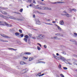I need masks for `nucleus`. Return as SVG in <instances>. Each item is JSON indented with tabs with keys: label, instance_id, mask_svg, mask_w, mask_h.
Wrapping results in <instances>:
<instances>
[{
	"label": "nucleus",
	"instance_id": "obj_44",
	"mask_svg": "<svg viewBox=\"0 0 77 77\" xmlns=\"http://www.w3.org/2000/svg\"><path fill=\"white\" fill-rule=\"evenodd\" d=\"M33 3H34L35 4L36 3V2H35V0H33Z\"/></svg>",
	"mask_w": 77,
	"mask_h": 77
},
{
	"label": "nucleus",
	"instance_id": "obj_48",
	"mask_svg": "<svg viewBox=\"0 0 77 77\" xmlns=\"http://www.w3.org/2000/svg\"><path fill=\"white\" fill-rule=\"evenodd\" d=\"M63 2H58V3H62Z\"/></svg>",
	"mask_w": 77,
	"mask_h": 77
},
{
	"label": "nucleus",
	"instance_id": "obj_2",
	"mask_svg": "<svg viewBox=\"0 0 77 77\" xmlns=\"http://www.w3.org/2000/svg\"><path fill=\"white\" fill-rule=\"evenodd\" d=\"M8 9L7 8H5L3 7H0V12H1L2 14L6 15L8 14V13L6 11H2V10H5L6 9Z\"/></svg>",
	"mask_w": 77,
	"mask_h": 77
},
{
	"label": "nucleus",
	"instance_id": "obj_45",
	"mask_svg": "<svg viewBox=\"0 0 77 77\" xmlns=\"http://www.w3.org/2000/svg\"><path fill=\"white\" fill-rule=\"evenodd\" d=\"M61 15H62L63 16H64L65 15V14H61Z\"/></svg>",
	"mask_w": 77,
	"mask_h": 77
},
{
	"label": "nucleus",
	"instance_id": "obj_57",
	"mask_svg": "<svg viewBox=\"0 0 77 77\" xmlns=\"http://www.w3.org/2000/svg\"><path fill=\"white\" fill-rule=\"evenodd\" d=\"M73 64H74V65H77V63H73Z\"/></svg>",
	"mask_w": 77,
	"mask_h": 77
},
{
	"label": "nucleus",
	"instance_id": "obj_29",
	"mask_svg": "<svg viewBox=\"0 0 77 77\" xmlns=\"http://www.w3.org/2000/svg\"><path fill=\"white\" fill-rule=\"evenodd\" d=\"M23 8H21L20 10V12H23Z\"/></svg>",
	"mask_w": 77,
	"mask_h": 77
},
{
	"label": "nucleus",
	"instance_id": "obj_10",
	"mask_svg": "<svg viewBox=\"0 0 77 77\" xmlns=\"http://www.w3.org/2000/svg\"><path fill=\"white\" fill-rule=\"evenodd\" d=\"M55 26L57 27V28L60 31H62V29L60 27V26H59L57 25H55Z\"/></svg>",
	"mask_w": 77,
	"mask_h": 77
},
{
	"label": "nucleus",
	"instance_id": "obj_46",
	"mask_svg": "<svg viewBox=\"0 0 77 77\" xmlns=\"http://www.w3.org/2000/svg\"><path fill=\"white\" fill-rule=\"evenodd\" d=\"M44 75V74H42V75H39V77H41V76H42V75Z\"/></svg>",
	"mask_w": 77,
	"mask_h": 77
},
{
	"label": "nucleus",
	"instance_id": "obj_59",
	"mask_svg": "<svg viewBox=\"0 0 77 77\" xmlns=\"http://www.w3.org/2000/svg\"><path fill=\"white\" fill-rule=\"evenodd\" d=\"M56 3H57V2H53V3H52L53 4H55Z\"/></svg>",
	"mask_w": 77,
	"mask_h": 77
},
{
	"label": "nucleus",
	"instance_id": "obj_31",
	"mask_svg": "<svg viewBox=\"0 0 77 77\" xmlns=\"http://www.w3.org/2000/svg\"><path fill=\"white\" fill-rule=\"evenodd\" d=\"M44 47L45 48H46L47 47V45H44Z\"/></svg>",
	"mask_w": 77,
	"mask_h": 77
},
{
	"label": "nucleus",
	"instance_id": "obj_40",
	"mask_svg": "<svg viewBox=\"0 0 77 77\" xmlns=\"http://www.w3.org/2000/svg\"><path fill=\"white\" fill-rule=\"evenodd\" d=\"M73 11H75V12H76L77 11V10L75 9H72Z\"/></svg>",
	"mask_w": 77,
	"mask_h": 77
},
{
	"label": "nucleus",
	"instance_id": "obj_18",
	"mask_svg": "<svg viewBox=\"0 0 77 77\" xmlns=\"http://www.w3.org/2000/svg\"><path fill=\"white\" fill-rule=\"evenodd\" d=\"M34 59V58L33 57H31L29 58V61H31V60H33Z\"/></svg>",
	"mask_w": 77,
	"mask_h": 77
},
{
	"label": "nucleus",
	"instance_id": "obj_61",
	"mask_svg": "<svg viewBox=\"0 0 77 77\" xmlns=\"http://www.w3.org/2000/svg\"><path fill=\"white\" fill-rule=\"evenodd\" d=\"M25 70H26V71H28V69H25Z\"/></svg>",
	"mask_w": 77,
	"mask_h": 77
},
{
	"label": "nucleus",
	"instance_id": "obj_4",
	"mask_svg": "<svg viewBox=\"0 0 77 77\" xmlns=\"http://www.w3.org/2000/svg\"><path fill=\"white\" fill-rule=\"evenodd\" d=\"M60 60H63V61H66L67 63H66V62H65L66 63H69V62H68V61H67V60H66V59H65L63 57L60 56Z\"/></svg>",
	"mask_w": 77,
	"mask_h": 77
},
{
	"label": "nucleus",
	"instance_id": "obj_58",
	"mask_svg": "<svg viewBox=\"0 0 77 77\" xmlns=\"http://www.w3.org/2000/svg\"><path fill=\"white\" fill-rule=\"evenodd\" d=\"M38 9H42V8H39V7H38Z\"/></svg>",
	"mask_w": 77,
	"mask_h": 77
},
{
	"label": "nucleus",
	"instance_id": "obj_16",
	"mask_svg": "<svg viewBox=\"0 0 77 77\" xmlns=\"http://www.w3.org/2000/svg\"><path fill=\"white\" fill-rule=\"evenodd\" d=\"M3 23V21H0V25L1 26H5V24L4 23Z\"/></svg>",
	"mask_w": 77,
	"mask_h": 77
},
{
	"label": "nucleus",
	"instance_id": "obj_63",
	"mask_svg": "<svg viewBox=\"0 0 77 77\" xmlns=\"http://www.w3.org/2000/svg\"><path fill=\"white\" fill-rule=\"evenodd\" d=\"M34 30H35V31L38 30V29H34Z\"/></svg>",
	"mask_w": 77,
	"mask_h": 77
},
{
	"label": "nucleus",
	"instance_id": "obj_15",
	"mask_svg": "<svg viewBox=\"0 0 77 77\" xmlns=\"http://www.w3.org/2000/svg\"><path fill=\"white\" fill-rule=\"evenodd\" d=\"M20 65H24V64H26V63L24 62V61H21L20 63Z\"/></svg>",
	"mask_w": 77,
	"mask_h": 77
},
{
	"label": "nucleus",
	"instance_id": "obj_35",
	"mask_svg": "<svg viewBox=\"0 0 77 77\" xmlns=\"http://www.w3.org/2000/svg\"><path fill=\"white\" fill-rule=\"evenodd\" d=\"M15 13H16V14H19V15H20V14H21L20 13L18 12H15Z\"/></svg>",
	"mask_w": 77,
	"mask_h": 77
},
{
	"label": "nucleus",
	"instance_id": "obj_54",
	"mask_svg": "<svg viewBox=\"0 0 77 77\" xmlns=\"http://www.w3.org/2000/svg\"><path fill=\"white\" fill-rule=\"evenodd\" d=\"M56 23V21H52V23Z\"/></svg>",
	"mask_w": 77,
	"mask_h": 77
},
{
	"label": "nucleus",
	"instance_id": "obj_33",
	"mask_svg": "<svg viewBox=\"0 0 77 77\" xmlns=\"http://www.w3.org/2000/svg\"><path fill=\"white\" fill-rule=\"evenodd\" d=\"M58 67L60 69L62 67V66H61L60 64V65Z\"/></svg>",
	"mask_w": 77,
	"mask_h": 77
},
{
	"label": "nucleus",
	"instance_id": "obj_14",
	"mask_svg": "<svg viewBox=\"0 0 77 77\" xmlns=\"http://www.w3.org/2000/svg\"><path fill=\"white\" fill-rule=\"evenodd\" d=\"M0 42H8V41L5 40H0Z\"/></svg>",
	"mask_w": 77,
	"mask_h": 77
},
{
	"label": "nucleus",
	"instance_id": "obj_19",
	"mask_svg": "<svg viewBox=\"0 0 77 77\" xmlns=\"http://www.w3.org/2000/svg\"><path fill=\"white\" fill-rule=\"evenodd\" d=\"M8 50H14V51L17 50V49H13L12 48H8Z\"/></svg>",
	"mask_w": 77,
	"mask_h": 77
},
{
	"label": "nucleus",
	"instance_id": "obj_53",
	"mask_svg": "<svg viewBox=\"0 0 77 77\" xmlns=\"http://www.w3.org/2000/svg\"><path fill=\"white\" fill-rule=\"evenodd\" d=\"M29 36H32V34H29Z\"/></svg>",
	"mask_w": 77,
	"mask_h": 77
},
{
	"label": "nucleus",
	"instance_id": "obj_1",
	"mask_svg": "<svg viewBox=\"0 0 77 77\" xmlns=\"http://www.w3.org/2000/svg\"><path fill=\"white\" fill-rule=\"evenodd\" d=\"M0 17H1V18H3L7 19V20H8V18L15 20V18L14 17L12 16H8V17H6L2 14H0Z\"/></svg>",
	"mask_w": 77,
	"mask_h": 77
},
{
	"label": "nucleus",
	"instance_id": "obj_50",
	"mask_svg": "<svg viewBox=\"0 0 77 77\" xmlns=\"http://www.w3.org/2000/svg\"><path fill=\"white\" fill-rule=\"evenodd\" d=\"M41 73H39L38 74V75L39 76L40 75H41Z\"/></svg>",
	"mask_w": 77,
	"mask_h": 77
},
{
	"label": "nucleus",
	"instance_id": "obj_8",
	"mask_svg": "<svg viewBox=\"0 0 77 77\" xmlns=\"http://www.w3.org/2000/svg\"><path fill=\"white\" fill-rule=\"evenodd\" d=\"M36 24H38V25H40L41 24V22H40L39 19H36Z\"/></svg>",
	"mask_w": 77,
	"mask_h": 77
},
{
	"label": "nucleus",
	"instance_id": "obj_27",
	"mask_svg": "<svg viewBox=\"0 0 77 77\" xmlns=\"http://www.w3.org/2000/svg\"><path fill=\"white\" fill-rule=\"evenodd\" d=\"M38 13L40 14H42V15H45V13L41 12H39Z\"/></svg>",
	"mask_w": 77,
	"mask_h": 77
},
{
	"label": "nucleus",
	"instance_id": "obj_32",
	"mask_svg": "<svg viewBox=\"0 0 77 77\" xmlns=\"http://www.w3.org/2000/svg\"><path fill=\"white\" fill-rule=\"evenodd\" d=\"M63 69H65L66 70V69H68V68H67L66 67H63Z\"/></svg>",
	"mask_w": 77,
	"mask_h": 77
},
{
	"label": "nucleus",
	"instance_id": "obj_37",
	"mask_svg": "<svg viewBox=\"0 0 77 77\" xmlns=\"http://www.w3.org/2000/svg\"><path fill=\"white\" fill-rule=\"evenodd\" d=\"M20 36H21V37H23V36H24V35H23V34H21L20 35Z\"/></svg>",
	"mask_w": 77,
	"mask_h": 77
},
{
	"label": "nucleus",
	"instance_id": "obj_25",
	"mask_svg": "<svg viewBox=\"0 0 77 77\" xmlns=\"http://www.w3.org/2000/svg\"><path fill=\"white\" fill-rule=\"evenodd\" d=\"M32 38L33 39H36V36H34L32 37Z\"/></svg>",
	"mask_w": 77,
	"mask_h": 77
},
{
	"label": "nucleus",
	"instance_id": "obj_17",
	"mask_svg": "<svg viewBox=\"0 0 77 77\" xmlns=\"http://www.w3.org/2000/svg\"><path fill=\"white\" fill-rule=\"evenodd\" d=\"M65 15L66 16V17H71V15L68 14H65Z\"/></svg>",
	"mask_w": 77,
	"mask_h": 77
},
{
	"label": "nucleus",
	"instance_id": "obj_38",
	"mask_svg": "<svg viewBox=\"0 0 77 77\" xmlns=\"http://www.w3.org/2000/svg\"><path fill=\"white\" fill-rule=\"evenodd\" d=\"M39 63H45V62L43 61L40 62Z\"/></svg>",
	"mask_w": 77,
	"mask_h": 77
},
{
	"label": "nucleus",
	"instance_id": "obj_9",
	"mask_svg": "<svg viewBox=\"0 0 77 77\" xmlns=\"http://www.w3.org/2000/svg\"><path fill=\"white\" fill-rule=\"evenodd\" d=\"M42 9L44 10H51V8L48 7H43Z\"/></svg>",
	"mask_w": 77,
	"mask_h": 77
},
{
	"label": "nucleus",
	"instance_id": "obj_23",
	"mask_svg": "<svg viewBox=\"0 0 77 77\" xmlns=\"http://www.w3.org/2000/svg\"><path fill=\"white\" fill-rule=\"evenodd\" d=\"M26 2H29V3H31L32 2V0H26Z\"/></svg>",
	"mask_w": 77,
	"mask_h": 77
},
{
	"label": "nucleus",
	"instance_id": "obj_6",
	"mask_svg": "<svg viewBox=\"0 0 77 77\" xmlns=\"http://www.w3.org/2000/svg\"><path fill=\"white\" fill-rule=\"evenodd\" d=\"M52 39H56V40H60L61 39L60 38L58 37H53L51 38Z\"/></svg>",
	"mask_w": 77,
	"mask_h": 77
},
{
	"label": "nucleus",
	"instance_id": "obj_62",
	"mask_svg": "<svg viewBox=\"0 0 77 77\" xmlns=\"http://www.w3.org/2000/svg\"><path fill=\"white\" fill-rule=\"evenodd\" d=\"M75 44H76V45H77V42H75Z\"/></svg>",
	"mask_w": 77,
	"mask_h": 77
},
{
	"label": "nucleus",
	"instance_id": "obj_30",
	"mask_svg": "<svg viewBox=\"0 0 77 77\" xmlns=\"http://www.w3.org/2000/svg\"><path fill=\"white\" fill-rule=\"evenodd\" d=\"M15 35L16 36H18V35H19V33L18 32H16L15 33Z\"/></svg>",
	"mask_w": 77,
	"mask_h": 77
},
{
	"label": "nucleus",
	"instance_id": "obj_39",
	"mask_svg": "<svg viewBox=\"0 0 77 77\" xmlns=\"http://www.w3.org/2000/svg\"><path fill=\"white\" fill-rule=\"evenodd\" d=\"M19 32H20V33H22V30L21 29H19Z\"/></svg>",
	"mask_w": 77,
	"mask_h": 77
},
{
	"label": "nucleus",
	"instance_id": "obj_49",
	"mask_svg": "<svg viewBox=\"0 0 77 77\" xmlns=\"http://www.w3.org/2000/svg\"><path fill=\"white\" fill-rule=\"evenodd\" d=\"M63 13H64V14H66V12L65 11H63Z\"/></svg>",
	"mask_w": 77,
	"mask_h": 77
},
{
	"label": "nucleus",
	"instance_id": "obj_20",
	"mask_svg": "<svg viewBox=\"0 0 77 77\" xmlns=\"http://www.w3.org/2000/svg\"><path fill=\"white\" fill-rule=\"evenodd\" d=\"M55 59H57V60H60V58H59V57L57 56L55 57Z\"/></svg>",
	"mask_w": 77,
	"mask_h": 77
},
{
	"label": "nucleus",
	"instance_id": "obj_11",
	"mask_svg": "<svg viewBox=\"0 0 77 77\" xmlns=\"http://www.w3.org/2000/svg\"><path fill=\"white\" fill-rule=\"evenodd\" d=\"M59 24H60V25H63L64 24V22H63V20H60L59 22Z\"/></svg>",
	"mask_w": 77,
	"mask_h": 77
},
{
	"label": "nucleus",
	"instance_id": "obj_43",
	"mask_svg": "<svg viewBox=\"0 0 77 77\" xmlns=\"http://www.w3.org/2000/svg\"><path fill=\"white\" fill-rule=\"evenodd\" d=\"M74 35H75V36H77V33L75 32L74 33Z\"/></svg>",
	"mask_w": 77,
	"mask_h": 77
},
{
	"label": "nucleus",
	"instance_id": "obj_22",
	"mask_svg": "<svg viewBox=\"0 0 77 77\" xmlns=\"http://www.w3.org/2000/svg\"><path fill=\"white\" fill-rule=\"evenodd\" d=\"M24 54H31V53L30 52H25Z\"/></svg>",
	"mask_w": 77,
	"mask_h": 77
},
{
	"label": "nucleus",
	"instance_id": "obj_5",
	"mask_svg": "<svg viewBox=\"0 0 77 77\" xmlns=\"http://www.w3.org/2000/svg\"><path fill=\"white\" fill-rule=\"evenodd\" d=\"M24 37H25L23 39V41L25 42H27V38L29 37L28 35H26L24 36Z\"/></svg>",
	"mask_w": 77,
	"mask_h": 77
},
{
	"label": "nucleus",
	"instance_id": "obj_36",
	"mask_svg": "<svg viewBox=\"0 0 77 77\" xmlns=\"http://www.w3.org/2000/svg\"><path fill=\"white\" fill-rule=\"evenodd\" d=\"M53 56L55 58H56V56L55 55H54V54H53Z\"/></svg>",
	"mask_w": 77,
	"mask_h": 77
},
{
	"label": "nucleus",
	"instance_id": "obj_12",
	"mask_svg": "<svg viewBox=\"0 0 77 77\" xmlns=\"http://www.w3.org/2000/svg\"><path fill=\"white\" fill-rule=\"evenodd\" d=\"M55 35H57V36H63V34H62L57 33H56Z\"/></svg>",
	"mask_w": 77,
	"mask_h": 77
},
{
	"label": "nucleus",
	"instance_id": "obj_42",
	"mask_svg": "<svg viewBox=\"0 0 77 77\" xmlns=\"http://www.w3.org/2000/svg\"><path fill=\"white\" fill-rule=\"evenodd\" d=\"M62 53H63V54H66V53L64 52H62Z\"/></svg>",
	"mask_w": 77,
	"mask_h": 77
},
{
	"label": "nucleus",
	"instance_id": "obj_3",
	"mask_svg": "<svg viewBox=\"0 0 77 77\" xmlns=\"http://www.w3.org/2000/svg\"><path fill=\"white\" fill-rule=\"evenodd\" d=\"M45 36L44 35L42 34H39L38 36H36V38L38 40H41L44 38Z\"/></svg>",
	"mask_w": 77,
	"mask_h": 77
},
{
	"label": "nucleus",
	"instance_id": "obj_24",
	"mask_svg": "<svg viewBox=\"0 0 77 77\" xmlns=\"http://www.w3.org/2000/svg\"><path fill=\"white\" fill-rule=\"evenodd\" d=\"M22 74H24V73H25L26 72L25 70H23L21 71Z\"/></svg>",
	"mask_w": 77,
	"mask_h": 77
},
{
	"label": "nucleus",
	"instance_id": "obj_26",
	"mask_svg": "<svg viewBox=\"0 0 77 77\" xmlns=\"http://www.w3.org/2000/svg\"><path fill=\"white\" fill-rule=\"evenodd\" d=\"M28 58H27L26 57H23V60H25V59H27Z\"/></svg>",
	"mask_w": 77,
	"mask_h": 77
},
{
	"label": "nucleus",
	"instance_id": "obj_47",
	"mask_svg": "<svg viewBox=\"0 0 77 77\" xmlns=\"http://www.w3.org/2000/svg\"><path fill=\"white\" fill-rule=\"evenodd\" d=\"M38 45H39L40 46V47H42V46L39 43H38Z\"/></svg>",
	"mask_w": 77,
	"mask_h": 77
},
{
	"label": "nucleus",
	"instance_id": "obj_56",
	"mask_svg": "<svg viewBox=\"0 0 77 77\" xmlns=\"http://www.w3.org/2000/svg\"><path fill=\"white\" fill-rule=\"evenodd\" d=\"M56 55H57V56H59V54H58V53H57L56 54Z\"/></svg>",
	"mask_w": 77,
	"mask_h": 77
},
{
	"label": "nucleus",
	"instance_id": "obj_7",
	"mask_svg": "<svg viewBox=\"0 0 77 77\" xmlns=\"http://www.w3.org/2000/svg\"><path fill=\"white\" fill-rule=\"evenodd\" d=\"M0 35H1L4 38H11V37H10L3 34H1Z\"/></svg>",
	"mask_w": 77,
	"mask_h": 77
},
{
	"label": "nucleus",
	"instance_id": "obj_21",
	"mask_svg": "<svg viewBox=\"0 0 77 77\" xmlns=\"http://www.w3.org/2000/svg\"><path fill=\"white\" fill-rule=\"evenodd\" d=\"M45 24H47V25H50V26H53V24H52V23H45Z\"/></svg>",
	"mask_w": 77,
	"mask_h": 77
},
{
	"label": "nucleus",
	"instance_id": "obj_52",
	"mask_svg": "<svg viewBox=\"0 0 77 77\" xmlns=\"http://www.w3.org/2000/svg\"><path fill=\"white\" fill-rule=\"evenodd\" d=\"M33 5V4H31L29 5V6H32Z\"/></svg>",
	"mask_w": 77,
	"mask_h": 77
},
{
	"label": "nucleus",
	"instance_id": "obj_64",
	"mask_svg": "<svg viewBox=\"0 0 77 77\" xmlns=\"http://www.w3.org/2000/svg\"><path fill=\"white\" fill-rule=\"evenodd\" d=\"M17 20L18 21H20V19H17Z\"/></svg>",
	"mask_w": 77,
	"mask_h": 77
},
{
	"label": "nucleus",
	"instance_id": "obj_28",
	"mask_svg": "<svg viewBox=\"0 0 77 77\" xmlns=\"http://www.w3.org/2000/svg\"><path fill=\"white\" fill-rule=\"evenodd\" d=\"M37 48L38 50L39 51V50H41V48H40V47H39V46H37Z\"/></svg>",
	"mask_w": 77,
	"mask_h": 77
},
{
	"label": "nucleus",
	"instance_id": "obj_34",
	"mask_svg": "<svg viewBox=\"0 0 77 77\" xmlns=\"http://www.w3.org/2000/svg\"><path fill=\"white\" fill-rule=\"evenodd\" d=\"M70 41L71 42H74V40L72 39L70 40Z\"/></svg>",
	"mask_w": 77,
	"mask_h": 77
},
{
	"label": "nucleus",
	"instance_id": "obj_13",
	"mask_svg": "<svg viewBox=\"0 0 77 77\" xmlns=\"http://www.w3.org/2000/svg\"><path fill=\"white\" fill-rule=\"evenodd\" d=\"M5 24V25L7 26V27H11L12 25H10L9 24H8L6 22H4Z\"/></svg>",
	"mask_w": 77,
	"mask_h": 77
},
{
	"label": "nucleus",
	"instance_id": "obj_51",
	"mask_svg": "<svg viewBox=\"0 0 77 77\" xmlns=\"http://www.w3.org/2000/svg\"><path fill=\"white\" fill-rule=\"evenodd\" d=\"M20 21H24V20L22 19H20Z\"/></svg>",
	"mask_w": 77,
	"mask_h": 77
},
{
	"label": "nucleus",
	"instance_id": "obj_55",
	"mask_svg": "<svg viewBox=\"0 0 77 77\" xmlns=\"http://www.w3.org/2000/svg\"><path fill=\"white\" fill-rule=\"evenodd\" d=\"M33 18H35V14L33 15Z\"/></svg>",
	"mask_w": 77,
	"mask_h": 77
},
{
	"label": "nucleus",
	"instance_id": "obj_41",
	"mask_svg": "<svg viewBox=\"0 0 77 77\" xmlns=\"http://www.w3.org/2000/svg\"><path fill=\"white\" fill-rule=\"evenodd\" d=\"M60 75H61V77H64V75H63V74H61Z\"/></svg>",
	"mask_w": 77,
	"mask_h": 77
},
{
	"label": "nucleus",
	"instance_id": "obj_60",
	"mask_svg": "<svg viewBox=\"0 0 77 77\" xmlns=\"http://www.w3.org/2000/svg\"><path fill=\"white\" fill-rule=\"evenodd\" d=\"M47 21H50V20H49V19H48V20H47Z\"/></svg>",
	"mask_w": 77,
	"mask_h": 77
}]
</instances>
